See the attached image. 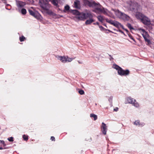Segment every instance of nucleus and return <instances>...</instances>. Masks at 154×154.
I'll return each instance as SVG.
<instances>
[{"label":"nucleus","instance_id":"obj_1","mask_svg":"<svg viewBox=\"0 0 154 154\" xmlns=\"http://www.w3.org/2000/svg\"><path fill=\"white\" fill-rule=\"evenodd\" d=\"M40 7L44 10L47 11V13L48 15L52 16L54 18H60L63 17V16L57 14L52 12L51 10H49L51 7V5L47 3H45V1L41 0L40 1Z\"/></svg>","mask_w":154,"mask_h":154},{"label":"nucleus","instance_id":"obj_2","mask_svg":"<svg viewBox=\"0 0 154 154\" xmlns=\"http://www.w3.org/2000/svg\"><path fill=\"white\" fill-rule=\"evenodd\" d=\"M112 10L114 11L116 16L119 19L125 21H128L131 20V18L129 16L119 10L116 9H112Z\"/></svg>","mask_w":154,"mask_h":154},{"label":"nucleus","instance_id":"obj_3","mask_svg":"<svg viewBox=\"0 0 154 154\" xmlns=\"http://www.w3.org/2000/svg\"><path fill=\"white\" fill-rule=\"evenodd\" d=\"M129 8L131 11L134 12L140 11L141 10L140 5L135 1H131L129 2Z\"/></svg>","mask_w":154,"mask_h":154},{"label":"nucleus","instance_id":"obj_4","mask_svg":"<svg viewBox=\"0 0 154 154\" xmlns=\"http://www.w3.org/2000/svg\"><path fill=\"white\" fill-rule=\"evenodd\" d=\"M113 67L118 71V74L121 76H126L129 74L130 72L128 70H124L121 67L116 64H113Z\"/></svg>","mask_w":154,"mask_h":154},{"label":"nucleus","instance_id":"obj_5","mask_svg":"<svg viewBox=\"0 0 154 154\" xmlns=\"http://www.w3.org/2000/svg\"><path fill=\"white\" fill-rule=\"evenodd\" d=\"M138 30L143 36L145 41L147 42L148 44H150L151 42L150 39H151V37L149 35L148 32L144 29L141 28H139Z\"/></svg>","mask_w":154,"mask_h":154},{"label":"nucleus","instance_id":"obj_6","mask_svg":"<svg viewBox=\"0 0 154 154\" xmlns=\"http://www.w3.org/2000/svg\"><path fill=\"white\" fill-rule=\"evenodd\" d=\"M57 59L63 63L66 62H70L74 58L69 57L67 56H58L57 57Z\"/></svg>","mask_w":154,"mask_h":154},{"label":"nucleus","instance_id":"obj_7","mask_svg":"<svg viewBox=\"0 0 154 154\" xmlns=\"http://www.w3.org/2000/svg\"><path fill=\"white\" fill-rule=\"evenodd\" d=\"M106 21L107 22L113 25L116 27L118 28L121 27L122 28L124 29L123 26L119 22L117 21H113L112 20H109L107 19H106Z\"/></svg>","mask_w":154,"mask_h":154},{"label":"nucleus","instance_id":"obj_8","mask_svg":"<svg viewBox=\"0 0 154 154\" xmlns=\"http://www.w3.org/2000/svg\"><path fill=\"white\" fill-rule=\"evenodd\" d=\"M30 14L38 20H42V17L41 15L37 12H35L30 9L28 10Z\"/></svg>","mask_w":154,"mask_h":154},{"label":"nucleus","instance_id":"obj_9","mask_svg":"<svg viewBox=\"0 0 154 154\" xmlns=\"http://www.w3.org/2000/svg\"><path fill=\"white\" fill-rule=\"evenodd\" d=\"M84 5L86 6L94 7L96 5H100L99 4H97L94 2H91L88 0H84Z\"/></svg>","mask_w":154,"mask_h":154},{"label":"nucleus","instance_id":"obj_10","mask_svg":"<svg viewBox=\"0 0 154 154\" xmlns=\"http://www.w3.org/2000/svg\"><path fill=\"white\" fill-rule=\"evenodd\" d=\"M127 100L129 103L133 104L134 106L136 107H139V105L135 100L128 97L127 98Z\"/></svg>","mask_w":154,"mask_h":154},{"label":"nucleus","instance_id":"obj_11","mask_svg":"<svg viewBox=\"0 0 154 154\" xmlns=\"http://www.w3.org/2000/svg\"><path fill=\"white\" fill-rule=\"evenodd\" d=\"M100 11L104 14H106L108 16L112 18H114V16L110 11H109L106 9L103 8L102 9H100Z\"/></svg>","mask_w":154,"mask_h":154},{"label":"nucleus","instance_id":"obj_12","mask_svg":"<svg viewBox=\"0 0 154 154\" xmlns=\"http://www.w3.org/2000/svg\"><path fill=\"white\" fill-rule=\"evenodd\" d=\"M141 21L143 24L146 25H149L150 24H151L150 20L147 17L145 16L141 20Z\"/></svg>","mask_w":154,"mask_h":154},{"label":"nucleus","instance_id":"obj_13","mask_svg":"<svg viewBox=\"0 0 154 154\" xmlns=\"http://www.w3.org/2000/svg\"><path fill=\"white\" fill-rule=\"evenodd\" d=\"M107 130V128L106 125L103 122H102L101 126V131L104 135L106 134Z\"/></svg>","mask_w":154,"mask_h":154},{"label":"nucleus","instance_id":"obj_14","mask_svg":"<svg viewBox=\"0 0 154 154\" xmlns=\"http://www.w3.org/2000/svg\"><path fill=\"white\" fill-rule=\"evenodd\" d=\"M139 11H137L136 12H134L136 13L135 15L136 17L138 19H139L141 20L143 18L144 15L142 13L139 12Z\"/></svg>","mask_w":154,"mask_h":154},{"label":"nucleus","instance_id":"obj_15","mask_svg":"<svg viewBox=\"0 0 154 154\" xmlns=\"http://www.w3.org/2000/svg\"><path fill=\"white\" fill-rule=\"evenodd\" d=\"M74 7L77 9H80L81 8L80 2L78 0H75L74 2Z\"/></svg>","mask_w":154,"mask_h":154},{"label":"nucleus","instance_id":"obj_16","mask_svg":"<svg viewBox=\"0 0 154 154\" xmlns=\"http://www.w3.org/2000/svg\"><path fill=\"white\" fill-rule=\"evenodd\" d=\"M84 20H85L89 17H93L92 14L90 12H87L86 13L83 12Z\"/></svg>","mask_w":154,"mask_h":154},{"label":"nucleus","instance_id":"obj_17","mask_svg":"<svg viewBox=\"0 0 154 154\" xmlns=\"http://www.w3.org/2000/svg\"><path fill=\"white\" fill-rule=\"evenodd\" d=\"M16 4L18 8H21L24 6L25 4L24 2L19 0H16Z\"/></svg>","mask_w":154,"mask_h":154},{"label":"nucleus","instance_id":"obj_18","mask_svg":"<svg viewBox=\"0 0 154 154\" xmlns=\"http://www.w3.org/2000/svg\"><path fill=\"white\" fill-rule=\"evenodd\" d=\"M83 12L80 13L78 16L76 17V18L79 20H85L84 17Z\"/></svg>","mask_w":154,"mask_h":154},{"label":"nucleus","instance_id":"obj_19","mask_svg":"<svg viewBox=\"0 0 154 154\" xmlns=\"http://www.w3.org/2000/svg\"><path fill=\"white\" fill-rule=\"evenodd\" d=\"M134 124L138 126H143L144 125V124L143 123H140V121L137 120L134 122Z\"/></svg>","mask_w":154,"mask_h":154},{"label":"nucleus","instance_id":"obj_20","mask_svg":"<svg viewBox=\"0 0 154 154\" xmlns=\"http://www.w3.org/2000/svg\"><path fill=\"white\" fill-rule=\"evenodd\" d=\"M89 19L87 20L85 22V24L86 25H89L91 23L93 22L94 21V20L93 18V17H89Z\"/></svg>","mask_w":154,"mask_h":154},{"label":"nucleus","instance_id":"obj_21","mask_svg":"<svg viewBox=\"0 0 154 154\" xmlns=\"http://www.w3.org/2000/svg\"><path fill=\"white\" fill-rule=\"evenodd\" d=\"M50 1H51V3L56 7H58V0H50Z\"/></svg>","mask_w":154,"mask_h":154},{"label":"nucleus","instance_id":"obj_22","mask_svg":"<svg viewBox=\"0 0 154 154\" xmlns=\"http://www.w3.org/2000/svg\"><path fill=\"white\" fill-rule=\"evenodd\" d=\"M97 18L99 21L102 23L103 22L104 20V18L103 16L99 15L97 16Z\"/></svg>","mask_w":154,"mask_h":154},{"label":"nucleus","instance_id":"obj_23","mask_svg":"<svg viewBox=\"0 0 154 154\" xmlns=\"http://www.w3.org/2000/svg\"><path fill=\"white\" fill-rule=\"evenodd\" d=\"M72 13L73 14L76 15V17L78 16L80 13L78 11L76 10H72Z\"/></svg>","mask_w":154,"mask_h":154},{"label":"nucleus","instance_id":"obj_24","mask_svg":"<svg viewBox=\"0 0 154 154\" xmlns=\"http://www.w3.org/2000/svg\"><path fill=\"white\" fill-rule=\"evenodd\" d=\"M90 116L91 117H93L94 118V121L96 120L97 119V116L96 115L94 114H91L90 115Z\"/></svg>","mask_w":154,"mask_h":154},{"label":"nucleus","instance_id":"obj_25","mask_svg":"<svg viewBox=\"0 0 154 154\" xmlns=\"http://www.w3.org/2000/svg\"><path fill=\"white\" fill-rule=\"evenodd\" d=\"M69 8L70 7L68 5H67L65 6L64 7V9L63 10V12H66V11L69 10Z\"/></svg>","mask_w":154,"mask_h":154},{"label":"nucleus","instance_id":"obj_26","mask_svg":"<svg viewBox=\"0 0 154 154\" xmlns=\"http://www.w3.org/2000/svg\"><path fill=\"white\" fill-rule=\"evenodd\" d=\"M21 13L23 15L25 14L26 13V9L25 8L22 9L21 10Z\"/></svg>","mask_w":154,"mask_h":154},{"label":"nucleus","instance_id":"obj_27","mask_svg":"<svg viewBox=\"0 0 154 154\" xmlns=\"http://www.w3.org/2000/svg\"><path fill=\"white\" fill-rule=\"evenodd\" d=\"M5 8L7 10H10L11 8V7L9 4H6Z\"/></svg>","mask_w":154,"mask_h":154},{"label":"nucleus","instance_id":"obj_28","mask_svg":"<svg viewBox=\"0 0 154 154\" xmlns=\"http://www.w3.org/2000/svg\"><path fill=\"white\" fill-rule=\"evenodd\" d=\"M127 26L131 30L134 29L133 28L132 26L131 25L130 23H128L127 25Z\"/></svg>","mask_w":154,"mask_h":154},{"label":"nucleus","instance_id":"obj_29","mask_svg":"<svg viewBox=\"0 0 154 154\" xmlns=\"http://www.w3.org/2000/svg\"><path fill=\"white\" fill-rule=\"evenodd\" d=\"M23 137L24 140H28V136L24 134L23 135Z\"/></svg>","mask_w":154,"mask_h":154},{"label":"nucleus","instance_id":"obj_30","mask_svg":"<svg viewBox=\"0 0 154 154\" xmlns=\"http://www.w3.org/2000/svg\"><path fill=\"white\" fill-rule=\"evenodd\" d=\"M79 93L81 95H83L84 94V91L82 90H80L79 91Z\"/></svg>","mask_w":154,"mask_h":154},{"label":"nucleus","instance_id":"obj_31","mask_svg":"<svg viewBox=\"0 0 154 154\" xmlns=\"http://www.w3.org/2000/svg\"><path fill=\"white\" fill-rule=\"evenodd\" d=\"M25 39V37L24 36H22L21 37H20V42L23 41L24 39Z\"/></svg>","mask_w":154,"mask_h":154},{"label":"nucleus","instance_id":"obj_32","mask_svg":"<svg viewBox=\"0 0 154 154\" xmlns=\"http://www.w3.org/2000/svg\"><path fill=\"white\" fill-rule=\"evenodd\" d=\"M8 139L10 142H12L13 141V137H12L8 138Z\"/></svg>","mask_w":154,"mask_h":154},{"label":"nucleus","instance_id":"obj_33","mask_svg":"<svg viewBox=\"0 0 154 154\" xmlns=\"http://www.w3.org/2000/svg\"><path fill=\"white\" fill-rule=\"evenodd\" d=\"M99 28H100V29L101 30L103 31V30H105V28L103 27L102 26H100V25H99Z\"/></svg>","mask_w":154,"mask_h":154},{"label":"nucleus","instance_id":"obj_34","mask_svg":"<svg viewBox=\"0 0 154 154\" xmlns=\"http://www.w3.org/2000/svg\"><path fill=\"white\" fill-rule=\"evenodd\" d=\"M0 143H2L4 146H6V144L5 143V142L3 140H0Z\"/></svg>","mask_w":154,"mask_h":154},{"label":"nucleus","instance_id":"obj_35","mask_svg":"<svg viewBox=\"0 0 154 154\" xmlns=\"http://www.w3.org/2000/svg\"><path fill=\"white\" fill-rule=\"evenodd\" d=\"M51 139L52 141H54L55 140V137H54L52 136L51 137Z\"/></svg>","mask_w":154,"mask_h":154},{"label":"nucleus","instance_id":"obj_36","mask_svg":"<svg viewBox=\"0 0 154 154\" xmlns=\"http://www.w3.org/2000/svg\"><path fill=\"white\" fill-rule=\"evenodd\" d=\"M118 110V108L116 107L114 109V111L116 112H117Z\"/></svg>","mask_w":154,"mask_h":154},{"label":"nucleus","instance_id":"obj_37","mask_svg":"<svg viewBox=\"0 0 154 154\" xmlns=\"http://www.w3.org/2000/svg\"><path fill=\"white\" fill-rule=\"evenodd\" d=\"M129 37H130V38L131 39H132V40H133L134 41H135V40H134V38L132 36H129Z\"/></svg>","mask_w":154,"mask_h":154},{"label":"nucleus","instance_id":"obj_38","mask_svg":"<svg viewBox=\"0 0 154 154\" xmlns=\"http://www.w3.org/2000/svg\"><path fill=\"white\" fill-rule=\"evenodd\" d=\"M119 31L120 32H121V33L124 34V32L123 31H122L121 30L119 29Z\"/></svg>","mask_w":154,"mask_h":154},{"label":"nucleus","instance_id":"obj_39","mask_svg":"<svg viewBox=\"0 0 154 154\" xmlns=\"http://www.w3.org/2000/svg\"><path fill=\"white\" fill-rule=\"evenodd\" d=\"M94 25L97 24V25H98L99 26V23L98 22H96V23H94Z\"/></svg>","mask_w":154,"mask_h":154},{"label":"nucleus","instance_id":"obj_40","mask_svg":"<svg viewBox=\"0 0 154 154\" xmlns=\"http://www.w3.org/2000/svg\"><path fill=\"white\" fill-rule=\"evenodd\" d=\"M112 97H110L109 99V100L110 101H112Z\"/></svg>","mask_w":154,"mask_h":154},{"label":"nucleus","instance_id":"obj_41","mask_svg":"<svg viewBox=\"0 0 154 154\" xmlns=\"http://www.w3.org/2000/svg\"><path fill=\"white\" fill-rule=\"evenodd\" d=\"M78 62L79 63V64H82V61H78Z\"/></svg>","mask_w":154,"mask_h":154},{"label":"nucleus","instance_id":"obj_42","mask_svg":"<svg viewBox=\"0 0 154 154\" xmlns=\"http://www.w3.org/2000/svg\"><path fill=\"white\" fill-rule=\"evenodd\" d=\"M106 30L108 31L109 32H112L110 30H109V29H106Z\"/></svg>","mask_w":154,"mask_h":154},{"label":"nucleus","instance_id":"obj_43","mask_svg":"<svg viewBox=\"0 0 154 154\" xmlns=\"http://www.w3.org/2000/svg\"><path fill=\"white\" fill-rule=\"evenodd\" d=\"M151 24L152 25H154V22H152V23H151Z\"/></svg>","mask_w":154,"mask_h":154},{"label":"nucleus","instance_id":"obj_44","mask_svg":"<svg viewBox=\"0 0 154 154\" xmlns=\"http://www.w3.org/2000/svg\"><path fill=\"white\" fill-rule=\"evenodd\" d=\"M3 148L2 147H0V149H3Z\"/></svg>","mask_w":154,"mask_h":154},{"label":"nucleus","instance_id":"obj_45","mask_svg":"<svg viewBox=\"0 0 154 154\" xmlns=\"http://www.w3.org/2000/svg\"><path fill=\"white\" fill-rule=\"evenodd\" d=\"M125 30L126 31H128V30L126 29H125Z\"/></svg>","mask_w":154,"mask_h":154},{"label":"nucleus","instance_id":"obj_46","mask_svg":"<svg viewBox=\"0 0 154 154\" xmlns=\"http://www.w3.org/2000/svg\"><path fill=\"white\" fill-rule=\"evenodd\" d=\"M5 4H6V2H5Z\"/></svg>","mask_w":154,"mask_h":154}]
</instances>
